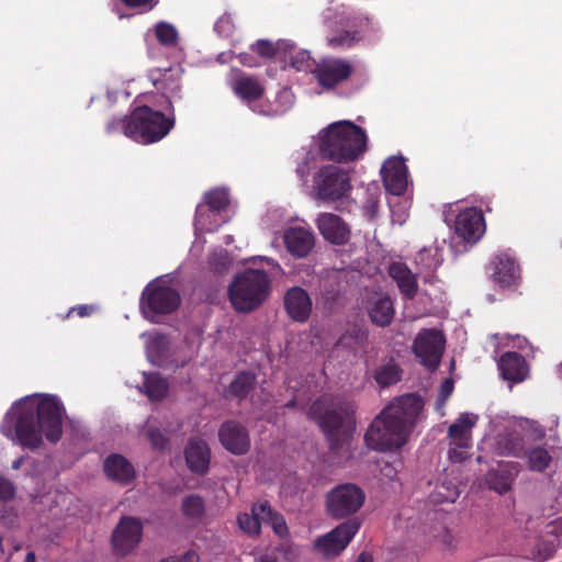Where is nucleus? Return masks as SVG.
Returning <instances> with one entry per match:
<instances>
[{
    "label": "nucleus",
    "instance_id": "13d9d810",
    "mask_svg": "<svg viewBox=\"0 0 562 562\" xmlns=\"http://www.w3.org/2000/svg\"><path fill=\"white\" fill-rule=\"evenodd\" d=\"M24 562H36V557L33 551L27 552Z\"/></svg>",
    "mask_w": 562,
    "mask_h": 562
},
{
    "label": "nucleus",
    "instance_id": "4be33fe9",
    "mask_svg": "<svg viewBox=\"0 0 562 562\" xmlns=\"http://www.w3.org/2000/svg\"><path fill=\"white\" fill-rule=\"evenodd\" d=\"M284 306L289 316L295 322H305L312 312V301L308 293L299 286H294L286 292Z\"/></svg>",
    "mask_w": 562,
    "mask_h": 562
},
{
    "label": "nucleus",
    "instance_id": "f03ea898",
    "mask_svg": "<svg viewBox=\"0 0 562 562\" xmlns=\"http://www.w3.org/2000/svg\"><path fill=\"white\" fill-rule=\"evenodd\" d=\"M423 401L414 394L395 397L374 418L364 439L367 446L376 451L401 449L423 409Z\"/></svg>",
    "mask_w": 562,
    "mask_h": 562
},
{
    "label": "nucleus",
    "instance_id": "3c124183",
    "mask_svg": "<svg viewBox=\"0 0 562 562\" xmlns=\"http://www.w3.org/2000/svg\"><path fill=\"white\" fill-rule=\"evenodd\" d=\"M199 555L195 551L189 550L182 557H170L161 562H199Z\"/></svg>",
    "mask_w": 562,
    "mask_h": 562
},
{
    "label": "nucleus",
    "instance_id": "bf43d9fd",
    "mask_svg": "<svg viewBox=\"0 0 562 562\" xmlns=\"http://www.w3.org/2000/svg\"><path fill=\"white\" fill-rule=\"evenodd\" d=\"M258 562H278L274 558L272 557H269V555H265V557H261Z\"/></svg>",
    "mask_w": 562,
    "mask_h": 562
},
{
    "label": "nucleus",
    "instance_id": "f8f14e48",
    "mask_svg": "<svg viewBox=\"0 0 562 562\" xmlns=\"http://www.w3.org/2000/svg\"><path fill=\"white\" fill-rule=\"evenodd\" d=\"M443 334L435 328L420 330L413 344V351L420 363L429 370H436L445 349Z\"/></svg>",
    "mask_w": 562,
    "mask_h": 562
},
{
    "label": "nucleus",
    "instance_id": "e433bc0d",
    "mask_svg": "<svg viewBox=\"0 0 562 562\" xmlns=\"http://www.w3.org/2000/svg\"><path fill=\"white\" fill-rule=\"evenodd\" d=\"M204 501L198 495L187 496L182 502V512L190 520H200L204 515Z\"/></svg>",
    "mask_w": 562,
    "mask_h": 562
},
{
    "label": "nucleus",
    "instance_id": "aec40b11",
    "mask_svg": "<svg viewBox=\"0 0 562 562\" xmlns=\"http://www.w3.org/2000/svg\"><path fill=\"white\" fill-rule=\"evenodd\" d=\"M234 77L229 81V86L234 93L240 99L248 102L251 106H259L256 102L262 97L265 93V87L260 83L257 78L235 72L233 71Z\"/></svg>",
    "mask_w": 562,
    "mask_h": 562
},
{
    "label": "nucleus",
    "instance_id": "680f3d73",
    "mask_svg": "<svg viewBox=\"0 0 562 562\" xmlns=\"http://www.w3.org/2000/svg\"><path fill=\"white\" fill-rule=\"evenodd\" d=\"M311 59L310 55L307 53H302V63L308 61Z\"/></svg>",
    "mask_w": 562,
    "mask_h": 562
},
{
    "label": "nucleus",
    "instance_id": "5701e85b",
    "mask_svg": "<svg viewBox=\"0 0 562 562\" xmlns=\"http://www.w3.org/2000/svg\"><path fill=\"white\" fill-rule=\"evenodd\" d=\"M188 468L199 474L209 470L211 451L207 443L202 439H191L184 451Z\"/></svg>",
    "mask_w": 562,
    "mask_h": 562
},
{
    "label": "nucleus",
    "instance_id": "6e6552de",
    "mask_svg": "<svg viewBox=\"0 0 562 562\" xmlns=\"http://www.w3.org/2000/svg\"><path fill=\"white\" fill-rule=\"evenodd\" d=\"M350 190V172L337 165H324L313 175V191L319 200L334 202L345 198Z\"/></svg>",
    "mask_w": 562,
    "mask_h": 562
},
{
    "label": "nucleus",
    "instance_id": "6e6d98bb",
    "mask_svg": "<svg viewBox=\"0 0 562 562\" xmlns=\"http://www.w3.org/2000/svg\"><path fill=\"white\" fill-rule=\"evenodd\" d=\"M356 562H372V558L369 553L362 552L356 560Z\"/></svg>",
    "mask_w": 562,
    "mask_h": 562
},
{
    "label": "nucleus",
    "instance_id": "20e7f679",
    "mask_svg": "<svg viewBox=\"0 0 562 562\" xmlns=\"http://www.w3.org/2000/svg\"><path fill=\"white\" fill-rule=\"evenodd\" d=\"M353 413L351 402L328 394L316 400L308 409V416L322 428L331 449L338 448V441L349 445Z\"/></svg>",
    "mask_w": 562,
    "mask_h": 562
},
{
    "label": "nucleus",
    "instance_id": "69168bd1",
    "mask_svg": "<svg viewBox=\"0 0 562 562\" xmlns=\"http://www.w3.org/2000/svg\"><path fill=\"white\" fill-rule=\"evenodd\" d=\"M561 370H562V363H561Z\"/></svg>",
    "mask_w": 562,
    "mask_h": 562
},
{
    "label": "nucleus",
    "instance_id": "b1692460",
    "mask_svg": "<svg viewBox=\"0 0 562 562\" xmlns=\"http://www.w3.org/2000/svg\"><path fill=\"white\" fill-rule=\"evenodd\" d=\"M493 265V280L501 286L516 284L520 278V269L516 261L507 255L495 257Z\"/></svg>",
    "mask_w": 562,
    "mask_h": 562
},
{
    "label": "nucleus",
    "instance_id": "09e8293b",
    "mask_svg": "<svg viewBox=\"0 0 562 562\" xmlns=\"http://www.w3.org/2000/svg\"><path fill=\"white\" fill-rule=\"evenodd\" d=\"M254 48L263 57H271L274 54L273 44L269 41L260 40L255 44Z\"/></svg>",
    "mask_w": 562,
    "mask_h": 562
},
{
    "label": "nucleus",
    "instance_id": "e2e57ef3",
    "mask_svg": "<svg viewBox=\"0 0 562 562\" xmlns=\"http://www.w3.org/2000/svg\"><path fill=\"white\" fill-rule=\"evenodd\" d=\"M292 64H293V66H295L297 69H301V68L303 67V65H302V64H300V65H299L296 61H293Z\"/></svg>",
    "mask_w": 562,
    "mask_h": 562
},
{
    "label": "nucleus",
    "instance_id": "37998d69",
    "mask_svg": "<svg viewBox=\"0 0 562 562\" xmlns=\"http://www.w3.org/2000/svg\"><path fill=\"white\" fill-rule=\"evenodd\" d=\"M263 522L270 524L278 536L285 537L288 535V526L283 516L274 513L270 506L269 515H265Z\"/></svg>",
    "mask_w": 562,
    "mask_h": 562
},
{
    "label": "nucleus",
    "instance_id": "72a5a7b5",
    "mask_svg": "<svg viewBox=\"0 0 562 562\" xmlns=\"http://www.w3.org/2000/svg\"><path fill=\"white\" fill-rule=\"evenodd\" d=\"M527 467L532 472H543L551 463L552 457L549 451L542 447L529 449L526 454Z\"/></svg>",
    "mask_w": 562,
    "mask_h": 562
},
{
    "label": "nucleus",
    "instance_id": "412c9836",
    "mask_svg": "<svg viewBox=\"0 0 562 562\" xmlns=\"http://www.w3.org/2000/svg\"><path fill=\"white\" fill-rule=\"evenodd\" d=\"M286 250L294 257H306L315 246V238L310 229L290 227L283 235Z\"/></svg>",
    "mask_w": 562,
    "mask_h": 562
},
{
    "label": "nucleus",
    "instance_id": "c85d7f7f",
    "mask_svg": "<svg viewBox=\"0 0 562 562\" xmlns=\"http://www.w3.org/2000/svg\"><path fill=\"white\" fill-rule=\"evenodd\" d=\"M294 94L289 88H282L272 102L260 103L252 111L262 115L276 116L286 113L294 104Z\"/></svg>",
    "mask_w": 562,
    "mask_h": 562
},
{
    "label": "nucleus",
    "instance_id": "c9c22d12",
    "mask_svg": "<svg viewBox=\"0 0 562 562\" xmlns=\"http://www.w3.org/2000/svg\"><path fill=\"white\" fill-rule=\"evenodd\" d=\"M154 33L157 41L167 47H172L178 44L179 34L175 25L168 22H158L154 26Z\"/></svg>",
    "mask_w": 562,
    "mask_h": 562
},
{
    "label": "nucleus",
    "instance_id": "49530a36",
    "mask_svg": "<svg viewBox=\"0 0 562 562\" xmlns=\"http://www.w3.org/2000/svg\"><path fill=\"white\" fill-rule=\"evenodd\" d=\"M143 337H147V348L150 349H158L159 347H162L167 344V339L164 335L158 333H150V334H143Z\"/></svg>",
    "mask_w": 562,
    "mask_h": 562
},
{
    "label": "nucleus",
    "instance_id": "58836bf2",
    "mask_svg": "<svg viewBox=\"0 0 562 562\" xmlns=\"http://www.w3.org/2000/svg\"><path fill=\"white\" fill-rule=\"evenodd\" d=\"M255 381L256 379L254 374L249 372H241L237 374L231 383V392L238 397H243L252 389Z\"/></svg>",
    "mask_w": 562,
    "mask_h": 562
},
{
    "label": "nucleus",
    "instance_id": "f704fd0d",
    "mask_svg": "<svg viewBox=\"0 0 562 562\" xmlns=\"http://www.w3.org/2000/svg\"><path fill=\"white\" fill-rule=\"evenodd\" d=\"M362 40V31H342L327 37V45L333 49H347Z\"/></svg>",
    "mask_w": 562,
    "mask_h": 562
},
{
    "label": "nucleus",
    "instance_id": "9d476101",
    "mask_svg": "<svg viewBox=\"0 0 562 562\" xmlns=\"http://www.w3.org/2000/svg\"><path fill=\"white\" fill-rule=\"evenodd\" d=\"M356 71L353 63L346 58H322L313 69V76L325 90H334L348 81Z\"/></svg>",
    "mask_w": 562,
    "mask_h": 562
},
{
    "label": "nucleus",
    "instance_id": "39448f33",
    "mask_svg": "<svg viewBox=\"0 0 562 562\" xmlns=\"http://www.w3.org/2000/svg\"><path fill=\"white\" fill-rule=\"evenodd\" d=\"M319 150L328 159L347 162L358 159L367 149V134L350 121L331 123L319 134Z\"/></svg>",
    "mask_w": 562,
    "mask_h": 562
},
{
    "label": "nucleus",
    "instance_id": "603ef678",
    "mask_svg": "<svg viewBox=\"0 0 562 562\" xmlns=\"http://www.w3.org/2000/svg\"><path fill=\"white\" fill-rule=\"evenodd\" d=\"M122 1L128 7L143 8L145 11L151 10L157 4V0H122Z\"/></svg>",
    "mask_w": 562,
    "mask_h": 562
},
{
    "label": "nucleus",
    "instance_id": "a18cd8bd",
    "mask_svg": "<svg viewBox=\"0 0 562 562\" xmlns=\"http://www.w3.org/2000/svg\"><path fill=\"white\" fill-rule=\"evenodd\" d=\"M453 391V382L451 379H446L439 390V397L437 400V409L442 411L448 397L451 395Z\"/></svg>",
    "mask_w": 562,
    "mask_h": 562
},
{
    "label": "nucleus",
    "instance_id": "cd10ccee",
    "mask_svg": "<svg viewBox=\"0 0 562 562\" xmlns=\"http://www.w3.org/2000/svg\"><path fill=\"white\" fill-rule=\"evenodd\" d=\"M104 472L109 479L123 484L135 477L133 465L121 454H112L105 459Z\"/></svg>",
    "mask_w": 562,
    "mask_h": 562
},
{
    "label": "nucleus",
    "instance_id": "4d7b16f0",
    "mask_svg": "<svg viewBox=\"0 0 562 562\" xmlns=\"http://www.w3.org/2000/svg\"><path fill=\"white\" fill-rule=\"evenodd\" d=\"M202 220H203V215H202V213L200 211V206H198V209H196V216H195V225L196 226H203V221Z\"/></svg>",
    "mask_w": 562,
    "mask_h": 562
},
{
    "label": "nucleus",
    "instance_id": "f257e3e1",
    "mask_svg": "<svg viewBox=\"0 0 562 562\" xmlns=\"http://www.w3.org/2000/svg\"><path fill=\"white\" fill-rule=\"evenodd\" d=\"M65 408L53 395H31L15 402L7 412L0 430L12 442L36 449L43 435L57 442L63 434Z\"/></svg>",
    "mask_w": 562,
    "mask_h": 562
},
{
    "label": "nucleus",
    "instance_id": "0e129e2a",
    "mask_svg": "<svg viewBox=\"0 0 562 562\" xmlns=\"http://www.w3.org/2000/svg\"><path fill=\"white\" fill-rule=\"evenodd\" d=\"M538 437H539V438L544 437V430H543V429H540Z\"/></svg>",
    "mask_w": 562,
    "mask_h": 562
},
{
    "label": "nucleus",
    "instance_id": "4468645a",
    "mask_svg": "<svg viewBox=\"0 0 562 562\" xmlns=\"http://www.w3.org/2000/svg\"><path fill=\"white\" fill-rule=\"evenodd\" d=\"M143 536V524L134 517H123L112 535V544L117 554H127L137 547Z\"/></svg>",
    "mask_w": 562,
    "mask_h": 562
},
{
    "label": "nucleus",
    "instance_id": "2eb2a0df",
    "mask_svg": "<svg viewBox=\"0 0 562 562\" xmlns=\"http://www.w3.org/2000/svg\"><path fill=\"white\" fill-rule=\"evenodd\" d=\"M454 232L468 243H476L485 233V221L481 210L467 207L460 211L454 222Z\"/></svg>",
    "mask_w": 562,
    "mask_h": 562
},
{
    "label": "nucleus",
    "instance_id": "de8ad7c7",
    "mask_svg": "<svg viewBox=\"0 0 562 562\" xmlns=\"http://www.w3.org/2000/svg\"><path fill=\"white\" fill-rule=\"evenodd\" d=\"M14 493L15 488L13 484L9 480L0 476V499H11L14 496Z\"/></svg>",
    "mask_w": 562,
    "mask_h": 562
},
{
    "label": "nucleus",
    "instance_id": "dca6fc26",
    "mask_svg": "<svg viewBox=\"0 0 562 562\" xmlns=\"http://www.w3.org/2000/svg\"><path fill=\"white\" fill-rule=\"evenodd\" d=\"M182 68L179 65L166 69H151L148 78L156 87L157 90L168 99L170 108L172 109L171 101L181 98V77Z\"/></svg>",
    "mask_w": 562,
    "mask_h": 562
},
{
    "label": "nucleus",
    "instance_id": "9b49d317",
    "mask_svg": "<svg viewBox=\"0 0 562 562\" xmlns=\"http://www.w3.org/2000/svg\"><path fill=\"white\" fill-rule=\"evenodd\" d=\"M476 422V415L462 413L456 423L450 425L448 429L450 439L448 456L452 462H462L469 457V449L472 446L471 434Z\"/></svg>",
    "mask_w": 562,
    "mask_h": 562
},
{
    "label": "nucleus",
    "instance_id": "a19ab883",
    "mask_svg": "<svg viewBox=\"0 0 562 562\" xmlns=\"http://www.w3.org/2000/svg\"><path fill=\"white\" fill-rule=\"evenodd\" d=\"M401 380V371L396 366H385L376 371L375 381L380 386H389Z\"/></svg>",
    "mask_w": 562,
    "mask_h": 562
},
{
    "label": "nucleus",
    "instance_id": "4c0bfd02",
    "mask_svg": "<svg viewBox=\"0 0 562 562\" xmlns=\"http://www.w3.org/2000/svg\"><path fill=\"white\" fill-rule=\"evenodd\" d=\"M204 202L213 212L223 211L229 203L228 192L225 189H212L204 194Z\"/></svg>",
    "mask_w": 562,
    "mask_h": 562
},
{
    "label": "nucleus",
    "instance_id": "bb28decb",
    "mask_svg": "<svg viewBox=\"0 0 562 562\" xmlns=\"http://www.w3.org/2000/svg\"><path fill=\"white\" fill-rule=\"evenodd\" d=\"M265 515H269V503L260 502L254 504L250 514L241 513L238 515V526L245 533L249 536H258L265 520Z\"/></svg>",
    "mask_w": 562,
    "mask_h": 562
},
{
    "label": "nucleus",
    "instance_id": "6ab92c4d",
    "mask_svg": "<svg viewBox=\"0 0 562 562\" xmlns=\"http://www.w3.org/2000/svg\"><path fill=\"white\" fill-rule=\"evenodd\" d=\"M221 443L234 454H244L249 450L250 440L246 429L235 422L222 425L218 431Z\"/></svg>",
    "mask_w": 562,
    "mask_h": 562
},
{
    "label": "nucleus",
    "instance_id": "c756f323",
    "mask_svg": "<svg viewBox=\"0 0 562 562\" xmlns=\"http://www.w3.org/2000/svg\"><path fill=\"white\" fill-rule=\"evenodd\" d=\"M389 274L396 281L401 293L405 297L413 299L415 296L417 292L416 277L405 263L393 262L389 267Z\"/></svg>",
    "mask_w": 562,
    "mask_h": 562
},
{
    "label": "nucleus",
    "instance_id": "7c9ffc66",
    "mask_svg": "<svg viewBox=\"0 0 562 562\" xmlns=\"http://www.w3.org/2000/svg\"><path fill=\"white\" fill-rule=\"evenodd\" d=\"M443 257L440 249L436 246L422 249L416 256V263L419 272L425 273L426 282L432 281V272L442 263Z\"/></svg>",
    "mask_w": 562,
    "mask_h": 562
},
{
    "label": "nucleus",
    "instance_id": "2f4dec72",
    "mask_svg": "<svg viewBox=\"0 0 562 562\" xmlns=\"http://www.w3.org/2000/svg\"><path fill=\"white\" fill-rule=\"evenodd\" d=\"M150 401H160L168 392L167 380L158 373H144V384L140 389Z\"/></svg>",
    "mask_w": 562,
    "mask_h": 562
},
{
    "label": "nucleus",
    "instance_id": "0eeeda50",
    "mask_svg": "<svg viewBox=\"0 0 562 562\" xmlns=\"http://www.w3.org/2000/svg\"><path fill=\"white\" fill-rule=\"evenodd\" d=\"M180 305L179 293L158 278L149 282L140 297V310L145 317L156 323L159 315L170 314Z\"/></svg>",
    "mask_w": 562,
    "mask_h": 562
},
{
    "label": "nucleus",
    "instance_id": "7ed1b4c3",
    "mask_svg": "<svg viewBox=\"0 0 562 562\" xmlns=\"http://www.w3.org/2000/svg\"><path fill=\"white\" fill-rule=\"evenodd\" d=\"M175 126V116H166L148 105L136 106L128 115L114 119L106 125L109 134L122 133L126 137L144 145L165 138Z\"/></svg>",
    "mask_w": 562,
    "mask_h": 562
},
{
    "label": "nucleus",
    "instance_id": "a878e982",
    "mask_svg": "<svg viewBox=\"0 0 562 562\" xmlns=\"http://www.w3.org/2000/svg\"><path fill=\"white\" fill-rule=\"evenodd\" d=\"M501 375L510 382L518 383L527 375V366L522 356L517 352H506L498 360Z\"/></svg>",
    "mask_w": 562,
    "mask_h": 562
},
{
    "label": "nucleus",
    "instance_id": "423d86ee",
    "mask_svg": "<svg viewBox=\"0 0 562 562\" xmlns=\"http://www.w3.org/2000/svg\"><path fill=\"white\" fill-rule=\"evenodd\" d=\"M269 290L270 279L263 270L247 269L231 282L228 297L237 312L248 313L266 301Z\"/></svg>",
    "mask_w": 562,
    "mask_h": 562
},
{
    "label": "nucleus",
    "instance_id": "052dcab7",
    "mask_svg": "<svg viewBox=\"0 0 562 562\" xmlns=\"http://www.w3.org/2000/svg\"><path fill=\"white\" fill-rule=\"evenodd\" d=\"M22 461H23V459H22V458L16 459V460L13 462L12 468H13V469H19V468L21 467V464H22Z\"/></svg>",
    "mask_w": 562,
    "mask_h": 562
},
{
    "label": "nucleus",
    "instance_id": "ddd939ff",
    "mask_svg": "<svg viewBox=\"0 0 562 562\" xmlns=\"http://www.w3.org/2000/svg\"><path fill=\"white\" fill-rule=\"evenodd\" d=\"M360 524L356 520H348L328 533L318 537L314 542V550L324 558H334L340 554L356 536Z\"/></svg>",
    "mask_w": 562,
    "mask_h": 562
},
{
    "label": "nucleus",
    "instance_id": "5fc2aeb1",
    "mask_svg": "<svg viewBox=\"0 0 562 562\" xmlns=\"http://www.w3.org/2000/svg\"><path fill=\"white\" fill-rule=\"evenodd\" d=\"M91 310H92V307H91V306H89V305H80V306L77 308V312H78V314H79L81 317H85V316L90 315Z\"/></svg>",
    "mask_w": 562,
    "mask_h": 562
},
{
    "label": "nucleus",
    "instance_id": "8fccbe9b",
    "mask_svg": "<svg viewBox=\"0 0 562 562\" xmlns=\"http://www.w3.org/2000/svg\"><path fill=\"white\" fill-rule=\"evenodd\" d=\"M313 160L314 158L312 156L306 155L302 164H300L296 168L297 176L304 181L307 180Z\"/></svg>",
    "mask_w": 562,
    "mask_h": 562
},
{
    "label": "nucleus",
    "instance_id": "864d4df0",
    "mask_svg": "<svg viewBox=\"0 0 562 562\" xmlns=\"http://www.w3.org/2000/svg\"><path fill=\"white\" fill-rule=\"evenodd\" d=\"M493 338L501 339V340H513L514 345L521 348L522 344L526 342V339L519 335L510 336V335H493Z\"/></svg>",
    "mask_w": 562,
    "mask_h": 562
},
{
    "label": "nucleus",
    "instance_id": "f3484780",
    "mask_svg": "<svg viewBox=\"0 0 562 562\" xmlns=\"http://www.w3.org/2000/svg\"><path fill=\"white\" fill-rule=\"evenodd\" d=\"M383 183L389 192L402 194L408 184L407 167L402 158L391 157L381 167Z\"/></svg>",
    "mask_w": 562,
    "mask_h": 562
},
{
    "label": "nucleus",
    "instance_id": "473e14b6",
    "mask_svg": "<svg viewBox=\"0 0 562 562\" xmlns=\"http://www.w3.org/2000/svg\"><path fill=\"white\" fill-rule=\"evenodd\" d=\"M371 321L379 326L389 325L394 317L393 303L389 296H380L370 310Z\"/></svg>",
    "mask_w": 562,
    "mask_h": 562
},
{
    "label": "nucleus",
    "instance_id": "79ce46f5",
    "mask_svg": "<svg viewBox=\"0 0 562 562\" xmlns=\"http://www.w3.org/2000/svg\"><path fill=\"white\" fill-rule=\"evenodd\" d=\"M497 445L499 452L506 456H517L524 448L522 440L518 436H502Z\"/></svg>",
    "mask_w": 562,
    "mask_h": 562
},
{
    "label": "nucleus",
    "instance_id": "1a4fd4ad",
    "mask_svg": "<svg viewBox=\"0 0 562 562\" xmlns=\"http://www.w3.org/2000/svg\"><path fill=\"white\" fill-rule=\"evenodd\" d=\"M364 499V492L356 484H340L328 492L326 509L336 519L345 518L357 513Z\"/></svg>",
    "mask_w": 562,
    "mask_h": 562
},
{
    "label": "nucleus",
    "instance_id": "a211bd4d",
    "mask_svg": "<svg viewBox=\"0 0 562 562\" xmlns=\"http://www.w3.org/2000/svg\"><path fill=\"white\" fill-rule=\"evenodd\" d=\"M316 226L322 236L331 244L344 245L349 240V227L336 214H319L318 217L316 218Z\"/></svg>",
    "mask_w": 562,
    "mask_h": 562
},
{
    "label": "nucleus",
    "instance_id": "c03bdc74",
    "mask_svg": "<svg viewBox=\"0 0 562 562\" xmlns=\"http://www.w3.org/2000/svg\"><path fill=\"white\" fill-rule=\"evenodd\" d=\"M146 428L147 438L151 446L156 449H164L168 443V439L159 431V429L151 426L150 419L147 420Z\"/></svg>",
    "mask_w": 562,
    "mask_h": 562
},
{
    "label": "nucleus",
    "instance_id": "ea45409f",
    "mask_svg": "<svg viewBox=\"0 0 562 562\" xmlns=\"http://www.w3.org/2000/svg\"><path fill=\"white\" fill-rule=\"evenodd\" d=\"M214 31L220 37L235 42L236 25L231 14L221 15L215 22Z\"/></svg>",
    "mask_w": 562,
    "mask_h": 562
},
{
    "label": "nucleus",
    "instance_id": "393cba45",
    "mask_svg": "<svg viewBox=\"0 0 562 562\" xmlns=\"http://www.w3.org/2000/svg\"><path fill=\"white\" fill-rule=\"evenodd\" d=\"M518 473L519 464L516 462L499 464L497 470H493L487 474L488 486L501 495L506 494L512 490Z\"/></svg>",
    "mask_w": 562,
    "mask_h": 562
}]
</instances>
